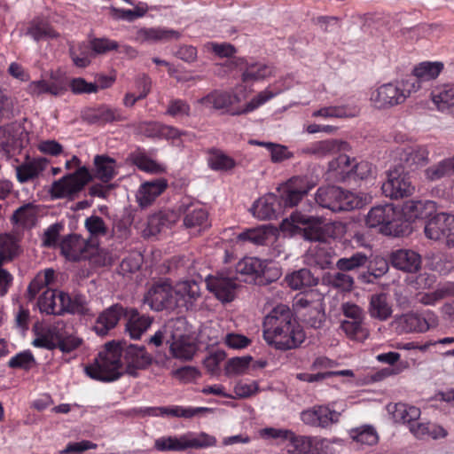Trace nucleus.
Instances as JSON below:
<instances>
[{
  "instance_id": "052dcab7",
  "label": "nucleus",
  "mask_w": 454,
  "mask_h": 454,
  "mask_svg": "<svg viewBox=\"0 0 454 454\" xmlns=\"http://www.w3.org/2000/svg\"><path fill=\"white\" fill-rule=\"evenodd\" d=\"M27 34L35 41L57 38L59 36V34L49 24L44 22L32 24L28 27Z\"/></svg>"
},
{
  "instance_id": "49530a36",
  "label": "nucleus",
  "mask_w": 454,
  "mask_h": 454,
  "mask_svg": "<svg viewBox=\"0 0 454 454\" xmlns=\"http://www.w3.org/2000/svg\"><path fill=\"white\" fill-rule=\"evenodd\" d=\"M132 162L141 170L152 173L160 174L165 172V167L155 160L150 159L144 152L136 151L131 154Z\"/></svg>"
},
{
  "instance_id": "f257e3e1",
  "label": "nucleus",
  "mask_w": 454,
  "mask_h": 454,
  "mask_svg": "<svg viewBox=\"0 0 454 454\" xmlns=\"http://www.w3.org/2000/svg\"><path fill=\"white\" fill-rule=\"evenodd\" d=\"M152 361L144 346L113 340L105 344L94 363L85 366L84 372L92 380L111 382L124 372L137 377V371L147 368Z\"/></svg>"
},
{
  "instance_id": "79ce46f5",
  "label": "nucleus",
  "mask_w": 454,
  "mask_h": 454,
  "mask_svg": "<svg viewBox=\"0 0 454 454\" xmlns=\"http://www.w3.org/2000/svg\"><path fill=\"white\" fill-rule=\"evenodd\" d=\"M285 280L288 286L294 290L316 286L317 284V279L308 269H301L294 271L293 273L286 275Z\"/></svg>"
},
{
  "instance_id": "9d476101",
  "label": "nucleus",
  "mask_w": 454,
  "mask_h": 454,
  "mask_svg": "<svg viewBox=\"0 0 454 454\" xmlns=\"http://www.w3.org/2000/svg\"><path fill=\"white\" fill-rule=\"evenodd\" d=\"M27 140V134L20 124L13 122L0 127V153L7 158L20 153Z\"/></svg>"
},
{
  "instance_id": "4be33fe9",
  "label": "nucleus",
  "mask_w": 454,
  "mask_h": 454,
  "mask_svg": "<svg viewBox=\"0 0 454 454\" xmlns=\"http://www.w3.org/2000/svg\"><path fill=\"white\" fill-rule=\"evenodd\" d=\"M84 121L90 124H106L127 120L122 111L103 105L98 108L87 111L83 115Z\"/></svg>"
},
{
  "instance_id": "f03ea898",
  "label": "nucleus",
  "mask_w": 454,
  "mask_h": 454,
  "mask_svg": "<svg viewBox=\"0 0 454 454\" xmlns=\"http://www.w3.org/2000/svg\"><path fill=\"white\" fill-rule=\"evenodd\" d=\"M262 335L265 341L279 350L298 348L305 334L287 305L279 304L264 317Z\"/></svg>"
},
{
  "instance_id": "09e8293b",
  "label": "nucleus",
  "mask_w": 454,
  "mask_h": 454,
  "mask_svg": "<svg viewBox=\"0 0 454 454\" xmlns=\"http://www.w3.org/2000/svg\"><path fill=\"white\" fill-rule=\"evenodd\" d=\"M183 440L185 443V450L189 448L201 449L215 445L216 439L207 434V433L201 432L200 434L186 433L183 434Z\"/></svg>"
},
{
  "instance_id": "8fccbe9b",
  "label": "nucleus",
  "mask_w": 454,
  "mask_h": 454,
  "mask_svg": "<svg viewBox=\"0 0 454 454\" xmlns=\"http://www.w3.org/2000/svg\"><path fill=\"white\" fill-rule=\"evenodd\" d=\"M409 427L410 431L417 438H425L426 436H430L434 439H436L446 435V432L442 427L428 423L412 422Z\"/></svg>"
},
{
  "instance_id": "de8ad7c7",
  "label": "nucleus",
  "mask_w": 454,
  "mask_h": 454,
  "mask_svg": "<svg viewBox=\"0 0 454 454\" xmlns=\"http://www.w3.org/2000/svg\"><path fill=\"white\" fill-rule=\"evenodd\" d=\"M368 256L363 252L354 253L348 257H341L336 262V268L340 271H355L364 267L368 262Z\"/></svg>"
},
{
  "instance_id": "c756f323",
  "label": "nucleus",
  "mask_w": 454,
  "mask_h": 454,
  "mask_svg": "<svg viewBox=\"0 0 454 454\" xmlns=\"http://www.w3.org/2000/svg\"><path fill=\"white\" fill-rule=\"evenodd\" d=\"M126 331L134 340H138L149 329L153 318L147 315H141L135 309H127Z\"/></svg>"
},
{
  "instance_id": "a878e982",
  "label": "nucleus",
  "mask_w": 454,
  "mask_h": 454,
  "mask_svg": "<svg viewBox=\"0 0 454 454\" xmlns=\"http://www.w3.org/2000/svg\"><path fill=\"white\" fill-rule=\"evenodd\" d=\"M239 101V96L235 94L215 90L198 99L197 103L207 109L225 110L228 112V108L231 106Z\"/></svg>"
},
{
  "instance_id": "20e7f679",
  "label": "nucleus",
  "mask_w": 454,
  "mask_h": 454,
  "mask_svg": "<svg viewBox=\"0 0 454 454\" xmlns=\"http://www.w3.org/2000/svg\"><path fill=\"white\" fill-rule=\"evenodd\" d=\"M418 85L402 79L380 86L371 95V100L377 108H388L401 105L418 91Z\"/></svg>"
},
{
  "instance_id": "0e129e2a",
  "label": "nucleus",
  "mask_w": 454,
  "mask_h": 454,
  "mask_svg": "<svg viewBox=\"0 0 454 454\" xmlns=\"http://www.w3.org/2000/svg\"><path fill=\"white\" fill-rule=\"evenodd\" d=\"M267 239V232L262 227L247 229L238 235V240L254 245H263Z\"/></svg>"
},
{
  "instance_id": "3c124183",
  "label": "nucleus",
  "mask_w": 454,
  "mask_h": 454,
  "mask_svg": "<svg viewBox=\"0 0 454 454\" xmlns=\"http://www.w3.org/2000/svg\"><path fill=\"white\" fill-rule=\"evenodd\" d=\"M286 449L290 454H306L309 453L310 436L296 435L291 431L286 442Z\"/></svg>"
},
{
  "instance_id": "4468645a",
  "label": "nucleus",
  "mask_w": 454,
  "mask_h": 454,
  "mask_svg": "<svg viewBox=\"0 0 454 454\" xmlns=\"http://www.w3.org/2000/svg\"><path fill=\"white\" fill-rule=\"evenodd\" d=\"M313 184L308 178L294 176L282 188L280 193V203L285 207H293L298 205L304 196L312 189Z\"/></svg>"
},
{
  "instance_id": "2eb2a0df",
  "label": "nucleus",
  "mask_w": 454,
  "mask_h": 454,
  "mask_svg": "<svg viewBox=\"0 0 454 454\" xmlns=\"http://www.w3.org/2000/svg\"><path fill=\"white\" fill-rule=\"evenodd\" d=\"M340 413L326 405H315L300 414L301 420L308 426L326 428L338 422Z\"/></svg>"
},
{
  "instance_id": "5fc2aeb1",
  "label": "nucleus",
  "mask_w": 454,
  "mask_h": 454,
  "mask_svg": "<svg viewBox=\"0 0 454 454\" xmlns=\"http://www.w3.org/2000/svg\"><path fill=\"white\" fill-rule=\"evenodd\" d=\"M59 292L51 289L43 292L38 300V307L41 312L58 316Z\"/></svg>"
},
{
  "instance_id": "ddd939ff",
  "label": "nucleus",
  "mask_w": 454,
  "mask_h": 454,
  "mask_svg": "<svg viewBox=\"0 0 454 454\" xmlns=\"http://www.w3.org/2000/svg\"><path fill=\"white\" fill-rule=\"evenodd\" d=\"M207 288L223 302L231 301L239 287L236 278L225 276L223 273L209 275L206 278Z\"/></svg>"
},
{
  "instance_id": "864d4df0",
  "label": "nucleus",
  "mask_w": 454,
  "mask_h": 454,
  "mask_svg": "<svg viewBox=\"0 0 454 454\" xmlns=\"http://www.w3.org/2000/svg\"><path fill=\"white\" fill-rule=\"evenodd\" d=\"M454 169V159L449 158L433 165L425 170L426 178L429 181L439 180Z\"/></svg>"
},
{
  "instance_id": "7ed1b4c3",
  "label": "nucleus",
  "mask_w": 454,
  "mask_h": 454,
  "mask_svg": "<svg viewBox=\"0 0 454 454\" xmlns=\"http://www.w3.org/2000/svg\"><path fill=\"white\" fill-rule=\"evenodd\" d=\"M365 223L370 228H379L385 235L400 237L405 233L400 212L392 204L378 205L368 212Z\"/></svg>"
},
{
  "instance_id": "a211bd4d",
  "label": "nucleus",
  "mask_w": 454,
  "mask_h": 454,
  "mask_svg": "<svg viewBox=\"0 0 454 454\" xmlns=\"http://www.w3.org/2000/svg\"><path fill=\"white\" fill-rule=\"evenodd\" d=\"M126 314L127 309L122 305L117 303L110 306L98 317L93 326L95 333L98 336H106Z\"/></svg>"
},
{
  "instance_id": "6e6552de",
  "label": "nucleus",
  "mask_w": 454,
  "mask_h": 454,
  "mask_svg": "<svg viewBox=\"0 0 454 454\" xmlns=\"http://www.w3.org/2000/svg\"><path fill=\"white\" fill-rule=\"evenodd\" d=\"M381 189L387 197L397 200L412 195L415 186L404 166L396 165L387 170V181L383 183Z\"/></svg>"
},
{
  "instance_id": "774afa93",
  "label": "nucleus",
  "mask_w": 454,
  "mask_h": 454,
  "mask_svg": "<svg viewBox=\"0 0 454 454\" xmlns=\"http://www.w3.org/2000/svg\"><path fill=\"white\" fill-rule=\"evenodd\" d=\"M335 452L332 442L326 438L310 437L311 454H333Z\"/></svg>"
},
{
  "instance_id": "603ef678",
  "label": "nucleus",
  "mask_w": 454,
  "mask_h": 454,
  "mask_svg": "<svg viewBox=\"0 0 454 454\" xmlns=\"http://www.w3.org/2000/svg\"><path fill=\"white\" fill-rule=\"evenodd\" d=\"M326 280L330 286L342 292H350L355 286L354 278L347 272L340 270L329 274Z\"/></svg>"
},
{
  "instance_id": "bf43d9fd",
  "label": "nucleus",
  "mask_w": 454,
  "mask_h": 454,
  "mask_svg": "<svg viewBox=\"0 0 454 454\" xmlns=\"http://www.w3.org/2000/svg\"><path fill=\"white\" fill-rule=\"evenodd\" d=\"M166 329L171 334V340L190 338V330L185 317H178L170 319L166 325Z\"/></svg>"
},
{
  "instance_id": "c9c22d12",
  "label": "nucleus",
  "mask_w": 454,
  "mask_h": 454,
  "mask_svg": "<svg viewBox=\"0 0 454 454\" xmlns=\"http://www.w3.org/2000/svg\"><path fill=\"white\" fill-rule=\"evenodd\" d=\"M19 238L11 233L0 235V264L12 262L20 253Z\"/></svg>"
},
{
  "instance_id": "cd10ccee",
  "label": "nucleus",
  "mask_w": 454,
  "mask_h": 454,
  "mask_svg": "<svg viewBox=\"0 0 454 454\" xmlns=\"http://www.w3.org/2000/svg\"><path fill=\"white\" fill-rule=\"evenodd\" d=\"M334 252L332 247L319 243L309 248L305 255V262L309 266L325 270L331 267Z\"/></svg>"
},
{
  "instance_id": "2f4dec72",
  "label": "nucleus",
  "mask_w": 454,
  "mask_h": 454,
  "mask_svg": "<svg viewBox=\"0 0 454 454\" xmlns=\"http://www.w3.org/2000/svg\"><path fill=\"white\" fill-rule=\"evenodd\" d=\"M236 273L238 281L255 282L262 273V262L254 257H246L237 263Z\"/></svg>"
},
{
  "instance_id": "c03bdc74",
  "label": "nucleus",
  "mask_w": 454,
  "mask_h": 454,
  "mask_svg": "<svg viewBox=\"0 0 454 454\" xmlns=\"http://www.w3.org/2000/svg\"><path fill=\"white\" fill-rule=\"evenodd\" d=\"M207 163L210 168L215 171H228L236 165L232 158L218 149H210L208 151Z\"/></svg>"
},
{
  "instance_id": "4c0bfd02",
  "label": "nucleus",
  "mask_w": 454,
  "mask_h": 454,
  "mask_svg": "<svg viewBox=\"0 0 454 454\" xmlns=\"http://www.w3.org/2000/svg\"><path fill=\"white\" fill-rule=\"evenodd\" d=\"M274 73L273 67L262 62L247 63L241 78L245 82H256L271 76Z\"/></svg>"
},
{
  "instance_id": "4d7b16f0",
  "label": "nucleus",
  "mask_w": 454,
  "mask_h": 454,
  "mask_svg": "<svg viewBox=\"0 0 454 454\" xmlns=\"http://www.w3.org/2000/svg\"><path fill=\"white\" fill-rule=\"evenodd\" d=\"M357 114L356 108H348L346 106H326L313 112L314 117L324 118H348Z\"/></svg>"
},
{
  "instance_id": "423d86ee",
  "label": "nucleus",
  "mask_w": 454,
  "mask_h": 454,
  "mask_svg": "<svg viewBox=\"0 0 454 454\" xmlns=\"http://www.w3.org/2000/svg\"><path fill=\"white\" fill-rule=\"evenodd\" d=\"M144 301L154 311L174 310L176 308L175 289L168 278L154 281L148 288Z\"/></svg>"
},
{
  "instance_id": "6ab92c4d",
  "label": "nucleus",
  "mask_w": 454,
  "mask_h": 454,
  "mask_svg": "<svg viewBox=\"0 0 454 454\" xmlns=\"http://www.w3.org/2000/svg\"><path fill=\"white\" fill-rule=\"evenodd\" d=\"M443 63L440 61H423L414 66L411 76L407 81L418 85V91L422 88L424 82L435 80L443 70Z\"/></svg>"
},
{
  "instance_id": "e2e57ef3",
  "label": "nucleus",
  "mask_w": 454,
  "mask_h": 454,
  "mask_svg": "<svg viewBox=\"0 0 454 454\" xmlns=\"http://www.w3.org/2000/svg\"><path fill=\"white\" fill-rule=\"evenodd\" d=\"M35 364V359L29 350L18 353L12 356L9 362L8 366L10 368H20L26 371L30 370Z\"/></svg>"
},
{
  "instance_id": "aec40b11",
  "label": "nucleus",
  "mask_w": 454,
  "mask_h": 454,
  "mask_svg": "<svg viewBox=\"0 0 454 454\" xmlns=\"http://www.w3.org/2000/svg\"><path fill=\"white\" fill-rule=\"evenodd\" d=\"M176 308L190 309L200 297V287L195 280H183L174 286Z\"/></svg>"
},
{
  "instance_id": "7c9ffc66",
  "label": "nucleus",
  "mask_w": 454,
  "mask_h": 454,
  "mask_svg": "<svg viewBox=\"0 0 454 454\" xmlns=\"http://www.w3.org/2000/svg\"><path fill=\"white\" fill-rule=\"evenodd\" d=\"M212 409L207 407L184 408L182 406L171 407H148L145 408L144 413L149 416H172L176 418H192L201 412L211 411Z\"/></svg>"
},
{
  "instance_id": "bb28decb",
  "label": "nucleus",
  "mask_w": 454,
  "mask_h": 454,
  "mask_svg": "<svg viewBox=\"0 0 454 454\" xmlns=\"http://www.w3.org/2000/svg\"><path fill=\"white\" fill-rule=\"evenodd\" d=\"M168 187L165 178H157L145 182L137 193V200L140 207L150 206Z\"/></svg>"
},
{
  "instance_id": "dca6fc26",
  "label": "nucleus",
  "mask_w": 454,
  "mask_h": 454,
  "mask_svg": "<svg viewBox=\"0 0 454 454\" xmlns=\"http://www.w3.org/2000/svg\"><path fill=\"white\" fill-rule=\"evenodd\" d=\"M391 265L406 273H416L421 269V255L411 249H397L389 255Z\"/></svg>"
},
{
  "instance_id": "5701e85b",
  "label": "nucleus",
  "mask_w": 454,
  "mask_h": 454,
  "mask_svg": "<svg viewBox=\"0 0 454 454\" xmlns=\"http://www.w3.org/2000/svg\"><path fill=\"white\" fill-rule=\"evenodd\" d=\"M395 155L401 162L398 166L412 168L427 162L428 151L421 145L405 146L396 149Z\"/></svg>"
},
{
  "instance_id": "1a4fd4ad",
  "label": "nucleus",
  "mask_w": 454,
  "mask_h": 454,
  "mask_svg": "<svg viewBox=\"0 0 454 454\" xmlns=\"http://www.w3.org/2000/svg\"><path fill=\"white\" fill-rule=\"evenodd\" d=\"M437 325L436 316L427 310L423 314L406 313L396 316L393 325L399 333H424Z\"/></svg>"
},
{
  "instance_id": "0eeeda50",
  "label": "nucleus",
  "mask_w": 454,
  "mask_h": 454,
  "mask_svg": "<svg viewBox=\"0 0 454 454\" xmlns=\"http://www.w3.org/2000/svg\"><path fill=\"white\" fill-rule=\"evenodd\" d=\"M91 180V175L86 167H79L76 171L54 181L50 192L52 198H73Z\"/></svg>"
},
{
  "instance_id": "393cba45",
  "label": "nucleus",
  "mask_w": 454,
  "mask_h": 454,
  "mask_svg": "<svg viewBox=\"0 0 454 454\" xmlns=\"http://www.w3.org/2000/svg\"><path fill=\"white\" fill-rule=\"evenodd\" d=\"M347 146V144L335 139L316 141L299 149L298 153L304 155H311L316 158H324L335 154Z\"/></svg>"
},
{
  "instance_id": "72a5a7b5",
  "label": "nucleus",
  "mask_w": 454,
  "mask_h": 454,
  "mask_svg": "<svg viewBox=\"0 0 454 454\" xmlns=\"http://www.w3.org/2000/svg\"><path fill=\"white\" fill-rule=\"evenodd\" d=\"M36 219V207L32 203H27L20 207L13 212L11 222L17 228L28 229L35 224Z\"/></svg>"
},
{
  "instance_id": "338daca9",
  "label": "nucleus",
  "mask_w": 454,
  "mask_h": 454,
  "mask_svg": "<svg viewBox=\"0 0 454 454\" xmlns=\"http://www.w3.org/2000/svg\"><path fill=\"white\" fill-rule=\"evenodd\" d=\"M270 153V160L273 163H280L284 160L294 158V153L288 150L286 145L271 143L267 149Z\"/></svg>"
},
{
  "instance_id": "58836bf2",
  "label": "nucleus",
  "mask_w": 454,
  "mask_h": 454,
  "mask_svg": "<svg viewBox=\"0 0 454 454\" xmlns=\"http://www.w3.org/2000/svg\"><path fill=\"white\" fill-rule=\"evenodd\" d=\"M432 98L438 110L451 113L454 106L453 86L450 84L439 86L433 91Z\"/></svg>"
},
{
  "instance_id": "a19ab883",
  "label": "nucleus",
  "mask_w": 454,
  "mask_h": 454,
  "mask_svg": "<svg viewBox=\"0 0 454 454\" xmlns=\"http://www.w3.org/2000/svg\"><path fill=\"white\" fill-rule=\"evenodd\" d=\"M197 347L191 338L171 340L169 351L173 357L180 360H192L196 353Z\"/></svg>"
},
{
  "instance_id": "69168bd1",
  "label": "nucleus",
  "mask_w": 454,
  "mask_h": 454,
  "mask_svg": "<svg viewBox=\"0 0 454 454\" xmlns=\"http://www.w3.org/2000/svg\"><path fill=\"white\" fill-rule=\"evenodd\" d=\"M274 97V93H272L270 90H263L261 91L258 95H256L254 98H253L246 106L244 108L239 111L231 112V115H240L245 114L250 112H253L256 108H258L260 106L266 103L268 100Z\"/></svg>"
},
{
  "instance_id": "9b49d317",
  "label": "nucleus",
  "mask_w": 454,
  "mask_h": 454,
  "mask_svg": "<svg viewBox=\"0 0 454 454\" xmlns=\"http://www.w3.org/2000/svg\"><path fill=\"white\" fill-rule=\"evenodd\" d=\"M453 224L454 215L440 213L428 220L424 232L427 239L444 241L449 247H454Z\"/></svg>"
},
{
  "instance_id": "37998d69",
  "label": "nucleus",
  "mask_w": 454,
  "mask_h": 454,
  "mask_svg": "<svg viewBox=\"0 0 454 454\" xmlns=\"http://www.w3.org/2000/svg\"><path fill=\"white\" fill-rule=\"evenodd\" d=\"M276 197L267 196L259 199L253 206V213L260 220L276 218L278 211L275 207Z\"/></svg>"
},
{
  "instance_id": "f3484780",
  "label": "nucleus",
  "mask_w": 454,
  "mask_h": 454,
  "mask_svg": "<svg viewBox=\"0 0 454 454\" xmlns=\"http://www.w3.org/2000/svg\"><path fill=\"white\" fill-rule=\"evenodd\" d=\"M61 253L70 261L86 260L90 256V246L80 235L64 238L60 243Z\"/></svg>"
},
{
  "instance_id": "13d9d810",
  "label": "nucleus",
  "mask_w": 454,
  "mask_h": 454,
  "mask_svg": "<svg viewBox=\"0 0 454 454\" xmlns=\"http://www.w3.org/2000/svg\"><path fill=\"white\" fill-rule=\"evenodd\" d=\"M154 448L160 451H183L185 450V443L183 434L176 436H163L155 440Z\"/></svg>"
},
{
  "instance_id": "f704fd0d",
  "label": "nucleus",
  "mask_w": 454,
  "mask_h": 454,
  "mask_svg": "<svg viewBox=\"0 0 454 454\" xmlns=\"http://www.w3.org/2000/svg\"><path fill=\"white\" fill-rule=\"evenodd\" d=\"M404 214L409 219H425L436 211L432 200H410L404 205Z\"/></svg>"
},
{
  "instance_id": "e433bc0d",
  "label": "nucleus",
  "mask_w": 454,
  "mask_h": 454,
  "mask_svg": "<svg viewBox=\"0 0 454 454\" xmlns=\"http://www.w3.org/2000/svg\"><path fill=\"white\" fill-rule=\"evenodd\" d=\"M387 411L392 414L395 422L408 423L409 426L417 420L420 416V411L415 406H408L405 403H390L387 405Z\"/></svg>"
},
{
  "instance_id": "ea45409f",
  "label": "nucleus",
  "mask_w": 454,
  "mask_h": 454,
  "mask_svg": "<svg viewBox=\"0 0 454 454\" xmlns=\"http://www.w3.org/2000/svg\"><path fill=\"white\" fill-rule=\"evenodd\" d=\"M95 176L104 183L112 180L116 175V162L106 155H96L94 158Z\"/></svg>"
},
{
  "instance_id": "f8f14e48",
  "label": "nucleus",
  "mask_w": 454,
  "mask_h": 454,
  "mask_svg": "<svg viewBox=\"0 0 454 454\" xmlns=\"http://www.w3.org/2000/svg\"><path fill=\"white\" fill-rule=\"evenodd\" d=\"M177 210L184 215L183 223L186 229H204L208 226L207 212L189 198L183 199Z\"/></svg>"
},
{
  "instance_id": "c85d7f7f",
  "label": "nucleus",
  "mask_w": 454,
  "mask_h": 454,
  "mask_svg": "<svg viewBox=\"0 0 454 454\" xmlns=\"http://www.w3.org/2000/svg\"><path fill=\"white\" fill-rule=\"evenodd\" d=\"M47 160L35 158L27 160L16 167V177L20 184H25L37 178L47 167Z\"/></svg>"
},
{
  "instance_id": "b1692460",
  "label": "nucleus",
  "mask_w": 454,
  "mask_h": 454,
  "mask_svg": "<svg viewBox=\"0 0 454 454\" xmlns=\"http://www.w3.org/2000/svg\"><path fill=\"white\" fill-rule=\"evenodd\" d=\"M181 33L166 27H143L137 31L135 40L143 43H165L178 40Z\"/></svg>"
},
{
  "instance_id": "412c9836",
  "label": "nucleus",
  "mask_w": 454,
  "mask_h": 454,
  "mask_svg": "<svg viewBox=\"0 0 454 454\" xmlns=\"http://www.w3.org/2000/svg\"><path fill=\"white\" fill-rule=\"evenodd\" d=\"M51 335L59 341V349L63 353H70L82 344V339L68 329L63 322H59L50 328Z\"/></svg>"
},
{
  "instance_id": "6e6d98bb",
  "label": "nucleus",
  "mask_w": 454,
  "mask_h": 454,
  "mask_svg": "<svg viewBox=\"0 0 454 454\" xmlns=\"http://www.w3.org/2000/svg\"><path fill=\"white\" fill-rule=\"evenodd\" d=\"M351 437L354 441L365 445H374L379 441V435L372 426L365 425L351 430Z\"/></svg>"
},
{
  "instance_id": "680f3d73",
  "label": "nucleus",
  "mask_w": 454,
  "mask_h": 454,
  "mask_svg": "<svg viewBox=\"0 0 454 454\" xmlns=\"http://www.w3.org/2000/svg\"><path fill=\"white\" fill-rule=\"evenodd\" d=\"M363 320H344L340 328L345 334L353 340H362L366 337L367 332L362 325Z\"/></svg>"
},
{
  "instance_id": "a18cd8bd",
  "label": "nucleus",
  "mask_w": 454,
  "mask_h": 454,
  "mask_svg": "<svg viewBox=\"0 0 454 454\" xmlns=\"http://www.w3.org/2000/svg\"><path fill=\"white\" fill-rule=\"evenodd\" d=\"M69 54L74 66L82 68L90 64V58L94 55L90 44L85 43L77 45L70 44Z\"/></svg>"
},
{
  "instance_id": "473e14b6",
  "label": "nucleus",
  "mask_w": 454,
  "mask_h": 454,
  "mask_svg": "<svg viewBox=\"0 0 454 454\" xmlns=\"http://www.w3.org/2000/svg\"><path fill=\"white\" fill-rule=\"evenodd\" d=\"M368 312L372 318L387 320L393 312L387 295L384 293L372 294L370 298Z\"/></svg>"
},
{
  "instance_id": "39448f33",
  "label": "nucleus",
  "mask_w": 454,
  "mask_h": 454,
  "mask_svg": "<svg viewBox=\"0 0 454 454\" xmlns=\"http://www.w3.org/2000/svg\"><path fill=\"white\" fill-rule=\"evenodd\" d=\"M315 200L318 206L333 212L349 211L362 206L361 200L354 193L338 186L318 188Z\"/></svg>"
}]
</instances>
